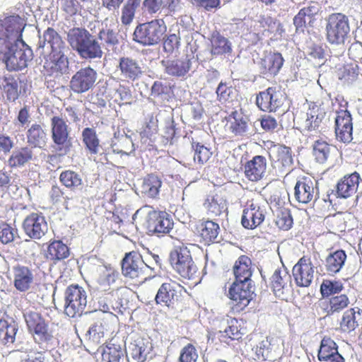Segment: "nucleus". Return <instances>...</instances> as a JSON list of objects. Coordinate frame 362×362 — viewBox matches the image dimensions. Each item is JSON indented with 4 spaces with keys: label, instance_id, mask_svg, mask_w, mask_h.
<instances>
[{
    "label": "nucleus",
    "instance_id": "obj_1",
    "mask_svg": "<svg viewBox=\"0 0 362 362\" xmlns=\"http://www.w3.org/2000/svg\"><path fill=\"white\" fill-rule=\"evenodd\" d=\"M132 219L136 224H143L150 235L167 234L173 227V221L166 211H156L149 206L138 209Z\"/></svg>",
    "mask_w": 362,
    "mask_h": 362
},
{
    "label": "nucleus",
    "instance_id": "obj_2",
    "mask_svg": "<svg viewBox=\"0 0 362 362\" xmlns=\"http://www.w3.org/2000/svg\"><path fill=\"white\" fill-rule=\"evenodd\" d=\"M69 42L83 59L101 58L103 51L97 40L86 30L74 28L69 34Z\"/></svg>",
    "mask_w": 362,
    "mask_h": 362
},
{
    "label": "nucleus",
    "instance_id": "obj_3",
    "mask_svg": "<svg viewBox=\"0 0 362 362\" xmlns=\"http://www.w3.org/2000/svg\"><path fill=\"white\" fill-rule=\"evenodd\" d=\"M28 332L34 341L41 348H47L53 340L54 336L49 322L41 313L30 310L23 315Z\"/></svg>",
    "mask_w": 362,
    "mask_h": 362
},
{
    "label": "nucleus",
    "instance_id": "obj_4",
    "mask_svg": "<svg viewBox=\"0 0 362 362\" xmlns=\"http://www.w3.org/2000/svg\"><path fill=\"white\" fill-rule=\"evenodd\" d=\"M326 39L331 45H343L348 39L350 25L348 16L342 13L328 16L325 25Z\"/></svg>",
    "mask_w": 362,
    "mask_h": 362
},
{
    "label": "nucleus",
    "instance_id": "obj_5",
    "mask_svg": "<svg viewBox=\"0 0 362 362\" xmlns=\"http://www.w3.org/2000/svg\"><path fill=\"white\" fill-rule=\"evenodd\" d=\"M51 138L59 156H66L72 146L70 136L71 128L67 120L62 116H53L50 119Z\"/></svg>",
    "mask_w": 362,
    "mask_h": 362
},
{
    "label": "nucleus",
    "instance_id": "obj_6",
    "mask_svg": "<svg viewBox=\"0 0 362 362\" xmlns=\"http://www.w3.org/2000/svg\"><path fill=\"white\" fill-rule=\"evenodd\" d=\"M169 261L173 269L182 278L194 279L197 268L187 246L182 245L174 247L170 252Z\"/></svg>",
    "mask_w": 362,
    "mask_h": 362
},
{
    "label": "nucleus",
    "instance_id": "obj_7",
    "mask_svg": "<svg viewBox=\"0 0 362 362\" xmlns=\"http://www.w3.org/2000/svg\"><path fill=\"white\" fill-rule=\"evenodd\" d=\"M166 32L163 19H153L138 25L134 31L133 40L143 45H157Z\"/></svg>",
    "mask_w": 362,
    "mask_h": 362
},
{
    "label": "nucleus",
    "instance_id": "obj_8",
    "mask_svg": "<svg viewBox=\"0 0 362 362\" xmlns=\"http://www.w3.org/2000/svg\"><path fill=\"white\" fill-rule=\"evenodd\" d=\"M147 271L148 266L141 255L134 251L127 253L122 261V274L134 286H139L147 279Z\"/></svg>",
    "mask_w": 362,
    "mask_h": 362
},
{
    "label": "nucleus",
    "instance_id": "obj_9",
    "mask_svg": "<svg viewBox=\"0 0 362 362\" xmlns=\"http://www.w3.org/2000/svg\"><path fill=\"white\" fill-rule=\"evenodd\" d=\"M64 313L69 317L81 316L86 307L87 294L82 286L71 284L64 292Z\"/></svg>",
    "mask_w": 362,
    "mask_h": 362
},
{
    "label": "nucleus",
    "instance_id": "obj_10",
    "mask_svg": "<svg viewBox=\"0 0 362 362\" xmlns=\"http://www.w3.org/2000/svg\"><path fill=\"white\" fill-rule=\"evenodd\" d=\"M286 99V93L280 88L269 87L257 95L256 105L264 112H284Z\"/></svg>",
    "mask_w": 362,
    "mask_h": 362
},
{
    "label": "nucleus",
    "instance_id": "obj_11",
    "mask_svg": "<svg viewBox=\"0 0 362 362\" xmlns=\"http://www.w3.org/2000/svg\"><path fill=\"white\" fill-rule=\"evenodd\" d=\"M5 51H0V60L5 63L9 71L22 70L27 67L33 59V51L29 47L18 49L11 44L5 45Z\"/></svg>",
    "mask_w": 362,
    "mask_h": 362
},
{
    "label": "nucleus",
    "instance_id": "obj_12",
    "mask_svg": "<svg viewBox=\"0 0 362 362\" xmlns=\"http://www.w3.org/2000/svg\"><path fill=\"white\" fill-rule=\"evenodd\" d=\"M267 203L262 199L248 201L243 211L241 223L246 229H255L264 221L267 214Z\"/></svg>",
    "mask_w": 362,
    "mask_h": 362
},
{
    "label": "nucleus",
    "instance_id": "obj_13",
    "mask_svg": "<svg viewBox=\"0 0 362 362\" xmlns=\"http://www.w3.org/2000/svg\"><path fill=\"white\" fill-rule=\"evenodd\" d=\"M228 297L233 301L232 313L243 312L252 299V291L245 282L233 281L228 289Z\"/></svg>",
    "mask_w": 362,
    "mask_h": 362
},
{
    "label": "nucleus",
    "instance_id": "obj_14",
    "mask_svg": "<svg viewBox=\"0 0 362 362\" xmlns=\"http://www.w3.org/2000/svg\"><path fill=\"white\" fill-rule=\"evenodd\" d=\"M202 205L206 215L214 220H217L228 211V202L221 190L214 189L210 192L204 198Z\"/></svg>",
    "mask_w": 362,
    "mask_h": 362
},
{
    "label": "nucleus",
    "instance_id": "obj_15",
    "mask_svg": "<svg viewBox=\"0 0 362 362\" xmlns=\"http://www.w3.org/2000/svg\"><path fill=\"white\" fill-rule=\"evenodd\" d=\"M97 72L90 66L78 70L71 77L69 88L71 91L81 94L91 89L96 81Z\"/></svg>",
    "mask_w": 362,
    "mask_h": 362
},
{
    "label": "nucleus",
    "instance_id": "obj_16",
    "mask_svg": "<svg viewBox=\"0 0 362 362\" xmlns=\"http://www.w3.org/2000/svg\"><path fill=\"white\" fill-rule=\"evenodd\" d=\"M183 286L175 281L165 282L158 288L156 303L168 308H174L180 300Z\"/></svg>",
    "mask_w": 362,
    "mask_h": 362
},
{
    "label": "nucleus",
    "instance_id": "obj_17",
    "mask_svg": "<svg viewBox=\"0 0 362 362\" xmlns=\"http://www.w3.org/2000/svg\"><path fill=\"white\" fill-rule=\"evenodd\" d=\"M25 233L30 238L40 240L48 231V224L41 212H33L23 222Z\"/></svg>",
    "mask_w": 362,
    "mask_h": 362
},
{
    "label": "nucleus",
    "instance_id": "obj_18",
    "mask_svg": "<svg viewBox=\"0 0 362 362\" xmlns=\"http://www.w3.org/2000/svg\"><path fill=\"white\" fill-rule=\"evenodd\" d=\"M334 132L337 140L342 143H350L353 139V122L350 112L340 110L336 112Z\"/></svg>",
    "mask_w": 362,
    "mask_h": 362
},
{
    "label": "nucleus",
    "instance_id": "obj_19",
    "mask_svg": "<svg viewBox=\"0 0 362 362\" xmlns=\"http://www.w3.org/2000/svg\"><path fill=\"white\" fill-rule=\"evenodd\" d=\"M274 168L281 173H288L293 164V152L285 145H276L269 153Z\"/></svg>",
    "mask_w": 362,
    "mask_h": 362
},
{
    "label": "nucleus",
    "instance_id": "obj_20",
    "mask_svg": "<svg viewBox=\"0 0 362 362\" xmlns=\"http://www.w3.org/2000/svg\"><path fill=\"white\" fill-rule=\"evenodd\" d=\"M117 71L127 82H134L144 76V71L140 62L132 57L122 56L118 59Z\"/></svg>",
    "mask_w": 362,
    "mask_h": 362
},
{
    "label": "nucleus",
    "instance_id": "obj_21",
    "mask_svg": "<svg viewBox=\"0 0 362 362\" xmlns=\"http://www.w3.org/2000/svg\"><path fill=\"white\" fill-rule=\"evenodd\" d=\"M292 273L298 286H310L314 277V266L310 258L303 256L293 267Z\"/></svg>",
    "mask_w": 362,
    "mask_h": 362
},
{
    "label": "nucleus",
    "instance_id": "obj_22",
    "mask_svg": "<svg viewBox=\"0 0 362 362\" xmlns=\"http://www.w3.org/2000/svg\"><path fill=\"white\" fill-rule=\"evenodd\" d=\"M13 276L14 288L20 292H26L33 287L36 274L32 267L17 264L13 267Z\"/></svg>",
    "mask_w": 362,
    "mask_h": 362
},
{
    "label": "nucleus",
    "instance_id": "obj_23",
    "mask_svg": "<svg viewBox=\"0 0 362 362\" xmlns=\"http://www.w3.org/2000/svg\"><path fill=\"white\" fill-rule=\"evenodd\" d=\"M24 26L19 17L8 16L0 23V41L3 40L4 44H11V39L18 40L21 38Z\"/></svg>",
    "mask_w": 362,
    "mask_h": 362
},
{
    "label": "nucleus",
    "instance_id": "obj_24",
    "mask_svg": "<svg viewBox=\"0 0 362 362\" xmlns=\"http://www.w3.org/2000/svg\"><path fill=\"white\" fill-rule=\"evenodd\" d=\"M317 188L314 181L308 177H303L297 181L294 187V196L299 203L307 204L315 201Z\"/></svg>",
    "mask_w": 362,
    "mask_h": 362
},
{
    "label": "nucleus",
    "instance_id": "obj_25",
    "mask_svg": "<svg viewBox=\"0 0 362 362\" xmlns=\"http://www.w3.org/2000/svg\"><path fill=\"white\" fill-rule=\"evenodd\" d=\"M180 0H143L141 9L151 16L165 9V16H173L180 7Z\"/></svg>",
    "mask_w": 362,
    "mask_h": 362
},
{
    "label": "nucleus",
    "instance_id": "obj_26",
    "mask_svg": "<svg viewBox=\"0 0 362 362\" xmlns=\"http://www.w3.org/2000/svg\"><path fill=\"white\" fill-rule=\"evenodd\" d=\"M326 112L323 108L313 105L306 112V118L303 122V129L310 134H319L324 128V120Z\"/></svg>",
    "mask_w": 362,
    "mask_h": 362
},
{
    "label": "nucleus",
    "instance_id": "obj_27",
    "mask_svg": "<svg viewBox=\"0 0 362 362\" xmlns=\"http://www.w3.org/2000/svg\"><path fill=\"white\" fill-rule=\"evenodd\" d=\"M267 159L263 156H255L243 165L245 177L251 182L261 180L267 171Z\"/></svg>",
    "mask_w": 362,
    "mask_h": 362
},
{
    "label": "nucleus",
    "instance_id": "obj_28",
    "mask_svg": "<svg viewBox=\"0 0 362 362\" xmlns=\"http://www.w3.org/2000/svg\"><path fill=\"white\" fill-rule=\"evenodd\" d=\"M270 285L274 295L284 300L291 288V276L287 271L279 268L273 273Z\"/></svg>",
    "mask_w": 362,
    "mask_h": 362
},
{
    "label": "nucleus",
    "instance_id": "obj_29",
    "mask_svg": "<svg viewBox=\"0 0 362 362\" xmlns=\"http://www.w3.org/2000/svg\"><path fill=\"white\" fill-rule=\"evenodd\" d=\"M320 8V4L315 1L302 8L293 18V24L296 29H303L306 25L313 27Z\"/></svg>",
    "mask_w": 362,
    "mask_h": 362
},
{
    "label": "nucleus",
    "instance_id": "obj_30",
    "mask_svg": "<svg viewBox=\"0 0 362 362\" xmlns=\"http://www.w3.org/2000/svg\"><path fill=\"white\" fill-rule=\"evenodd\" d=\"M119 277V273L111 264L100 265L97 268L96 283L98 288L103 291H109Z\"/></svg>",
    "mask_w": 362,
    "mask_h": 362
},
{
    "label": "nucleus",
    "instance_id": "obj_31",
    "mask_svg": "<svg viewBox=\"0 0 362 362\" xmlns=\"http://www.w3.org/2000/svg\"><path fill=\"white\" fill-rule=\"evenodd\" d=\"M349 303L350 301L347 295L340 293L322 299L320 305L326 316H331L344 310L349 306Z\"/></svg>",
    "mask_w": 362,
    "mask_h": 362
},
{
    "label": "nucleus",
    "instance_id": "obj_32",
    "mask_svg": "<svg viewBox=\"0 0 362 362\" xmlns=\"http://www.w3.org/2000/svg\"><path fill=\"white\" fill-rule=\"evenodd\" d=\"M361 178L357 172L344 175L337 184L336 192L339 197L348 198L354 195Z\"/></svg>",
    "mask_w": 362,
    "mask_h": 362
},
{
    "label": "nucleus",
    "instance_id": "obj_33",
    "mask_svg": "<svg viewBox=\"0 0 362 362\" xmlns=\"http://www.w3.org/2000/svg\"><path fill=\"white\" fill-rule=\"evenodd\" d=\"M198 233L200 241L204 245H210L218 243L220 226L213 220H202L198 226Z\"/></svg>",
    "mask_w": 362,
    "mask_h": 362
},
{
    "label": "nucleus",
    "instance_id": "obj_34",
    "mask_svg": "<svg viewBox=\"0 0 362 362\" xmlns=\"http://www.w3.org/2000/svg\"><path fill=\"white\" fill-rule=\"evenodd\" d=\"M234 281L247 283L251 280L253 267L251 259L245 255H240L233 266Z\"/></svg>",
    "mask_w": 362,
    "mask_h": 362
},
{
    "label": "nucleus",
    "instance_id": "obj_35",
    "mask_svg": "<svg viewBox=\"0 0 362 362\" xmlns=\"http://www.w3.org/2000/svg\"><path fill=\"white\" fill-rule=\"evenodd\" d=\"M192 56L182 57L178 59L168 60L164 64L165 71L170 76L175 77L185 76L191 69Z\"/></svg>",
    "mask_w": 362,
    "mask_h": 362
},
{
    "label": "nucleus",
    "instance_id": "obj_36",
    "mask_svg": "<svg viewBox=\"0 0 362 362\" xmlns=\"http://www.w3.org/2000/svg\"><path fill=\"white\" fill-rule=\"evenodd\" d=\"M66 67V58L63 52H51L45 59L43 66L45 74L49 76L62 75Z\"/></svg>",
    "mask_w": 362,
    "mask_h": 362
},
{
    "label": "nucleus",
    "instance_id": "obj_37",
    "mask_svg": "<svg viewBox=\"0 0 362 362\" xmlns=\"http://www.w3.org/2000/svg\"><path fill=\"white\" fill-rule=\"evenodd\" d=\"M284 59L279 52H269L264 56L260 62L262 74L276 76L281 69Z\"/></svg>",
    "mask_w": 362,
    "mask_h": 362
},
{
    "label": "nucleus",
    "instance_id": "obj_38",
    "mask_svg": "<svg viewBox=\"0 0 362 362\" xmlns=\"http://www.w3.org/2000/svg\"><path fill=\"white\" fill-rule=\"evenodd\" d=\"M70 248L61 240L50 241L46 250L47 259L57 264L70 256Z\"/></svg>",
    "mask_w": 362,
    "mask_h": 362
},
{
    "label": "nucleus",
    "instance_id": "obj_39",
    "mask_svg": "<svg viewBox=\"0 0 362 362\" xmlns=\"http://www.w3.org/2000/svg\"><path fill=\"white\" fill-rule=\"evenodd\" d=\"M228 118V129L230 132L236 137L245 136L248 130V119L247 117L238 113L237 111H233L229 115Z\"/></svg>",
    "mask_w": 362,
    "mask_h": 362
},
{
    "label": "nucleus",
    "instance_id": "obj_40",
    "mask_svg": "<svg viewBox=\"0 0 362 362\" xmlns=\"http://www.w3.org/2000/svg\"><path fill=\"white\" fill-rule=\"evenodd\" d=\"M162 185L160 178L154 174H148L144 177L140 186V192L144 197L156 198Z\"/></svg>",
    "mask_w": 362,
    "mask_h": 362
},
{
    "label": "nucleus",
    "instance_id": "obj_41",
    "mask_svg": "<svg viewBox=\"0 0 362 362\" xmlns=\"http://www.w3.org/2000/svg\"><path fill=\"white\" fill-rule=\"evenodd\" d=\"M245 322L243 319L231 318L228 321V326L222 334L223 339L229 340H240L246 334Z\"/></svg>",
    "mask_w": 362,
    "mask_h": 362
},
{
    "label": "nucleus",
    "instance_id": "obj_42",
    "mask_svg": "<svg viewBox=\"0 0 362 362\" xmlns=\"http://www.w3.org/2000/svg\"><path fill=\"white\" fill-rule=\"evenodd\" d=\"M210 52L212 55H223L229 54L232 52L231 43L230 41L217 30L212 32L210 37Z\"/></svg>",
    "mask_w": 362,
    "mask_h": 362
},
{
    "label": "nucleus",
    "instance_id": "obj_43",
    "mask_svg": "<svg viewBox=\"0 0 362 362\" xmlns=\"http://www.w3.org/2000/svg\"><path fill=\"white\" fill-rule=\"evenodd\" d=\"M346 254L343 250H337L329 254L325 259V269L329 274L338 273L344 266Z\"/></svg>",
    "mask_w": 362,
    "mask_h": 362
},
{
    "label": "nucleus",
    "instance_id": "obj_44",
    "mask_svg": "<svg viewBox=\"0 0 362 362\" xmlns=\"http://www.w3.org/2000/svg\"><path fill=\"white\" fill-rule=\"evenodd\" d=\"M33 156V151L29 147H21L13 151L8 160V165L11 168L23 166L32 160Z\"/></svg>",
    "mask_w": 362,
    "mask_h": 362
},
{
    "label": "nucleus",
    "instance_id": "obj_45",
    "mask_svg": "<svg viewBox=\"0 0 362 362\" xmlns=\"http://www.w3.org/2000/svg\"><path fill=\"white\" fill-rule=\"evenodd\" d=\"M82 141L90 155H96L101 148L100 140L96 131L90 127H86L82 132Z\"/></svg>",
    "mask_w": 362,
    "mask_h": 362
},
{
    "label": "nucleus",
    "instance_id": "obj_46",
    "mask_svg": "<svg viewBox=\"0 0 362 362\" xmlns=\"http://www.w3.org/2000/svg\"><path fill=\"white\" fill-rule=\"evenodd\" d=\"M19 83L18 79L12 76L3 78L2 89L8 101L15 102L18 99L21 93Z\"/></svg>",
    "mask_w": 362,
    "mask_h": 362
},
{
    "label": "nucleus",
    "instance_id": "obj_47",
    "mask_svg": "<svg viewBox=\"0 0 362 362\" xmlns=\"http://www.w3.org/2000/svg\"><path fill=\"white\" fill-rule=\"evenodd\" d=\"M28 143L34 146L40 147L45 144L47 134L40 124H33L27 131Z\"/></svg>",
    "mask_w": 362,
    "mask_h": 362
},
{
    "label": "nucleus",
    "instance_id": "obj_48",
    "mask_svg": "<svg viewBox=\"0 0 362 362\" xmlns=\"http://www.w3.org/2000/svg\"><path fill=\"white\" fill-rule=\"evenodd\" d=\"M339 354L338 346L336 342L329 337H325L320 343V346L317 353V358L322 361L329 357Z\"/></svg>",
    "mask_w": 362,
    "mask_h": 362
},
{
    "label": "nucleus",
    "instance_id": "obj_49",
    "mask_svg": "<svg viewBox=\"0 0 362 362\" xmlns=\"http://www.w3.org/2000/svg\"><path fill=\"white\" fill-rule=\"evenodd\" d=\"M110 99L119 106L131 103L132 98L129 87L119 83L117 87L110 92Z\"/></svg>",
    "mask_w": 362,
    "mask_h": 362
},
{
    "label": "nucleus",
    "instance_id": "obj_50",
    "mask_svg": "<svg viewBox=\"0 0 362 362\" xmlns=\"http://www.w3.org/2000/svg\"><path fill=\"white\" fill-rule=\"evenodd\" d=\"M15 325L9 323L6 320H0V344L7 345L13 343L17 332Z\"/></svg>",
    "mask_w": 362,
    "mask_h": 362
},
{
    "label": "nucleus",
    "instance_id": "obj_51",
    "mask_svg": "<svg viewBox=\"0 0 362 362\" xmlns=\"http://www.w3.org/2000/svg\"><path fill=\"white\" fill-rule=\"evenodd\" d=\"M45 41L49 44L51 52H63L65 42L62 40L59 33L52 28H48L44 32Z\"/></svg>",
    "mask_w": 362,
    "mask_h": 362
},
{
    "label": "nucleus",
    "instance_id": "obj_52",
    "mask_svg": "<svg viewBox=\"0 0 362 362\" xmlns=\"http://www.w3.org/2000/svg\"><path fill=\"white\" fill-rule=\"evenodd\" d=\"M275 225L281 230H290L293 223L291 211L286 208H279L276 211Z\"/></svg>",
    "mask_w": 362,
    "mask_h": 362
},
{
    "label": "nucleus",
    "instance_id": "obj_53",
    "mask_svg": "<svg viewBox=\"0 0 362 362\" xmlns=\"http://www.w3.org/2000/svg\"><path fill=\"white\" fill-rule=\"evenodd\" d=\"M141 2V0H127L122 8L121 22L124 25H128L133 21Z\"/></svg>",
    "mask_w": 362,
    "mask_h": 362
},
{
    "label": "nucleus",
    "instance_id": "obj_54",
    "mask_svg": "<svg viewBox=\"0 0 362 362\" xmlns=\"http://www.w3.org/2000/svg\"><path fill=\"white\" fill-rule=\"evenodd\" d=\"M356 314L354 308H350L344 313L339 322V329L341 332L349 333L358 326Z\"/></svg>",
    "mask_w": 362,
    "mask_h": 362
},
{
    "label": "nucleus",
    "instance_id": "obj_55",
    "mask_svg": "<svg viewBox=\"0 0 362 362\" xmlns=\"http://www.w3.org/2000/svg\"><path fill=\"white\" fill-rule=\"evenodd\" d=\"M59 181L64 187L72 190L82 184L81 176L71 170L62 171L59 175Z\"/></svg>",
    "mask_w": 362,
    "mask_h": 362
},
{
    "label": "nucleus",
    "instance_id": "obj_56",
    "mask_svg": "<svg viewBox=\"0 0 362 362\" xmlns=\"http://www.w3.org/2000/svg\"><path fill=\"white\" fill-rule=\"evenodd\" d=\"M344 286L342 283L339 281H331L328 279L323 280L320 285V293L322 298H329L332 295L336 296L340 294Z\"/></svg>",
    "mask_w": 362,
    "mask_h": 362
},
{
    "label": "nucleus",
    "instance_id": "obj_57",
    "mask_svg": "<svg viewBox=\"0 0 362 362\" xmlns=\"http://www.w3.org/2000/svg\"><path fill=\"white\" fill-rule=\"evenodd\" d=\"M326 224L333 233H343L346 230V221L341 214H335L327 216Z\"/></svg>",
    "mask_w": 362,
    "mask_h": 362
},
{
    "label": "nucleus",
    "instance_id": "obj_58",
    "mask_svg": "<svg viewBox=\"0 0 362 362\" xmlns=\"http://www.w3.org/2000/svg\"><path fill=\"white\" fill-rule=\"evenodd\" d=\"M330 145L325 141L318 139L313 145V155L317 162L325 163L329 158L330 153Z\"/></svg>",
    "mask_w": 362,
    "mask_h": 362
},
{
    "label": "nucleus",
    "instance_id": "obj_59",
    "mask_svg": "<svg viewBox=\"0 0 362 362\" xmlns=\"http://www.w3.org/2000/svg\"><path fill=\"white\" fill-rule=\"evenodd\" d=\"M123 356L121 348L114 344L105 346L102 353V362H120Z\"/></svg>",
    "mask_w": 362,
    "mask_h": 362
},
{
    "label": "nucleus",
    "instance_id": "obj_60",
    "mask_svg": "<svg viewBox=\"0 0 362 362\" xmlns=\"http://www.w3.org/2000/svg\"><path fill=\"white\" fill-rule=\"evenodd\" d=\"M358 66L356 64H344L338 69L339 78L346 81H355L358 76Z\"/></svg>",
    "mask_w": 362,
    "mask_h": 362
},
{
    "label": "nucleus",
    "instance_id": "obj_61",
    "mask_svg": "<svg viewBox=\"0 0 362 362\" xmlns=\"http://www.w3.org/2000/svg\"><path fill=\"white\" fill-rule=\"evenodd\" d=\"M192 146L194 151V159L195 161L204 164L209 160L212 155L210 148L201 143L194 141L192 143Z\"/></svg>",
    "mask_w": 362,
    "mask_h": 362
},
{
    "label": "nucleus",
    "instance_id": "obj_62",
    "mask_svg": "<svg viewBox=\"0 0 362 362\" xmlns=\"http://www.w3.org/2000/svg\"><path fill=\"white\" fill-rule=\"evenodd\" d=\"M49 197L53 204L62 203L65 208H68L67 205L70 198L65 195L64 190L59 186L53 185L49 192Z\"/></svg>",
    "mask_w": 362,
    "mask_h": 362
},
{
    "label": "nucleus",
    "instance_id": "obj_63",
    "mask_svg": "<svg viewBox=\"0 0 362 362\" xmlns=\"http://www.w3.org/2000/svg\"><path fill=\"white\" fill-rule=\"evenodd\" d=\"M198 354L196 348L192 344H187L180 351L178 362H197Z\"/></svg>",
    "mask_w": 362,
    "mask_h": 362
},
{
    "label": "nucleus",
    "instance_id": "obj_64",
    "mask_svg": "<svg viewBox=\"0 0 362 362\" xmlns=\"http://www.w3.org/2000/svg\"><path fill=\"white\" fill-rule=\"evenodd\" d=\"M26 362H57L54 356L47 350L30 352Z\"/></svg>",
    "mask_w": 362,
    "mask_h": 362
}]
</instances>
